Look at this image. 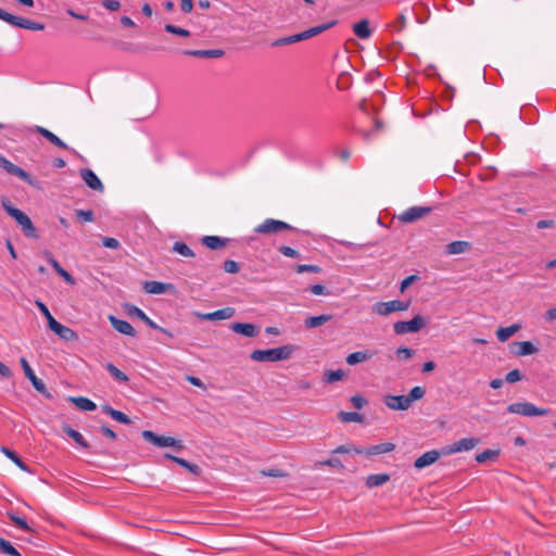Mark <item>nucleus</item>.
<instances>
[{
  "label": "nucleus",
  "instance_id": "nucleus-1",
  "mask_svg": "<svg viewBox=\"0 0 556 556\" xmlns=\"http://www.w3.org/2000/svg\"><path fill=\"white\" fill-rule=\"evenodd\" d=\"M294 345L287 344L279 348L268 349V350H254L250 357L255 362H280L286 361L291 357L294 352Z\"/></svg>",
  "mask_w": 556,
  "mask_h": 556
},
{
  "label": "nucleus",
  "instance_id": "nucleus-2",
  "mask_svg": "<svg viewBox=\"0 0 556 556\" xmlns=\"http://www.w3.org/2000/svg\"><path fill=\"white\" fill-rule=\"evenodd\" d=\"M282 231H298V229L286 222L274 218H267L254 228V232L261 235L279 233Z\"/></svg>",
  "mask_w": 556,
  "mask_h": 556
},
{
  "label": "nucleus",
  "instance_id": "nucleus-3",
  "mask_svg": "<svg viewBox=\"0 0 556 556\" xmlns=\"http://www.w3.org/2000/svg\"><path fill=\"white\" fill-rule=\"evenodd\" d=\"M0 20L7 22L12 26H16L29 30H43L45 25L41 23L33 22L24 17L15 16L0 8Z\"/></svg>",
  "mask_w": 556,
  "mask_h": 556
},
{
  "label": "nucleus",
  "instance_id": "nucleus-4",
  "mask_svg": "<svg viewBox=\"0 0 556 556\" xmlns=\"http://www.w3.org/2000/svg\"><path fill=\"white\" fill-rule=\"evenodd\" d=\"M507 410L511 414L522 415L527 417L545 416L549 414L548 408H540L529 402L513 403L507 407Z\"/></svg>",
  "mask_w": 556,
  "mask_h": 556
},
{
  "label": "nucleus",
  "instance_id": "nucleus-5",
  "mask_svg": "<svg viewBox=\"0 0 556 556\" xmlns=\"http://www.w3.org/2000/svg\"><path fill=\"white\" fill-rule=\"evenodd\" d=\"M426 319L416 315L410 320H400L394 323L393 330L396 334L415 333L426 326Z\"/></svg>",
  "mask_w": 556,
  "mask_h": 556
},
{
  "label": "nucleus",
  "instance_id": "nucleus-6",
  "mask_svg": "<svg viewBox=\"0 0 556 556\" xmlns=\"http://www.w3.org/2000/svg\"><path fill=\"white\" fill-rule=\"evenodd\" d=\"M11 217L15 219V222L21 227L24 236L31 239L38 238V232L36 227L34 226L31 219L28 217L27 214H25L23 211H13L11 213Z\"/></svg>",
  "mask_w": 556,
  "mask_h": 556
},
{
  "label": "nucleus",
  "instance_id": "nucleus-7",
  "mask_svg": "<svg viewBox=\"0 0 556 556\" xmlns=\"http://www.w3.org/2000/svg\"><path fill=\"white\" fill-rule=\"evenodd\" d=\"M142 437L148 442L159 446V447H167L173 446L177 448H181L182 444L180 440H176L172 437H164V435H157L151 430H144L142 431Z\"/></svg>",
  "mask_w": 556,
  "mask_h": 556
},
{
  "label": "nucleus",
  "instance_id": "nucleus-8",
  "mask_svg": "<svg viewBox=\"0 0 556 556\" xmlns=\"http://www.w3.org/2000/svg\"><path fill=\"white\" fill-rule=\"evenodd\" d=\"M432 211L430 206H412L397 215L402 223L409 224L424 218Z\"/></svg>",
  "mask_w": 556,
  "mask_h": 556
},
{
  "label": "nucleus",
  "instance_id": "nucleus-9",
  "mask_svg": "<svg viewBox=\"0 0 556 556\" xmlns=\"http://www.w3.org/2000/svg\"><path fill=\"white\" fill-rule=\"evenodd\" d=\"M0 167L8 174L18 177L21 180L28 185H34L31 176L20 166L13 164L7 157L0 154Z\"/></svg>",
  "mask_w": 556,
  "mask_h": 556
},
{
  "label": "nucleus",
  "instance_id": "nucleus-10",
  "mask_svg": "<svg viewBox=\"0 0 556 556\" xmlns=\"http://www.w3.org/2000/svg\"><path fill=\"white\" fill-rule=\"evenodd\" d=\"M337 24V21H331V22H328V23H325V24H320V25H317V26H314V27H311L304 31H301L299 34H294V35H291L292 37V42L295 43V42H299V41H302V40H307L312 37H315L328 29H330L332 26H334Z\"/></svg>",
  "mask_w": 556,
  "mask_h": 556
},
{
  "label": "nucleus",
  "instance_id": "nucleus-11",
  "mask_svg": "<svg viewBox=\"0 0 556 556\" xmlns=\"http://www.w3.org/2000/svg\"><path fill=\"white\" fill-rule=\"evenodd\" d=\"M20 363H21V366H22V368L24 370L25 376L31 382L33 387L38 392H40L41 394H43V395L49 397L50 394L48 393L47 388H46L43 381L41 379L37 378V376L35 375L34 370L31 369L30 365L28 364L27 359L22 357Z\"/></svg>",
  "mask_w": 556,
  "mask_h": 556
},
{
  "label": "nucleus",
  "instance_id": "nucleus-12",
  "mask_svg": "<svg viewBox=\"0 0 556 556\" xmlns=\"http://www.w3.org/2000/svg\"><path fill=\"white\" fill-rule=\"evenodd\" d=\"M383 404L392 410H406L410 407L406 395H384Z\"/></svg>",
  "mask_w": 556,
  "mask_h": 556
},
{
  "label": "nucleus",
  "instance_id": "nucleus-13",
  "mask_svg": "<svg viewBox=\"0 0 556 556\" xmlns=\"http://www.w3.org/2000/svg\"><path fill=\"white\" fill-rule=\"evenodd\" d=\"M394 448H395V444H393L391 442H384V443H379V444L369 446L367 448H362V447L361 448H354V452L356 454H364V455H367V456H375V455L390 453V452L394 451Z\"/></svg>",
  "mask_w": 556,
  "mask_h": 556
},
{
  "label": "nucleus",
  "instance_id": "nucleus-14",
  "mask_svg": "<svg viewBox=\"0 0 556 556\" xmlns=\"http://www.w3.org/2000/svg\"><path fill=\"white\" fill-rule=\"evenodd\" d=\"M128 314L138 317L140 320H142L150 328L155 329V330H160L163 333L167 334L169 338L173 337V334L167 329L160 327L141 308H139V307H137L135 305H130L129 308H128Z\"/></svg>",
  "mask_w": 556,
  "mask_h": 556
},
{
  "label": "nucleus",
  "instance_id": "nucleus-15",
  "mask_svg": "<svg viewBox=\"0 0 556 556\" xmlns=\"http://www.w3.org/2000/svg\"><path fill=\"white\" fill-rule=\"evenodd\" d=\"M478 444L475 438H463L445 448V454L458 453L472 450Z\"/></svg>",
  "mask_w": 556,
  "mask_h": 556
},
{
  "label": "nucleus",
  "instance_id": "nucleus-16",
  "mask_svg": "<svg viewBox=\"0 0 556 556\" xmlns=\"http://www.w3.org/2000/svg\"><path fill=\"white\" fill-rule=\"evenodd\" d=\"M80 177L86 182V185L92 190L102 192L104 190V186L99 177L94 174L93 170L89 168L80 169Z\"/></svg>",
  "mask_w": 556,
  "mask_h": 556
},
{
  "label": "nucleus",
  "instance_id": "nucleus-17",
  "mask_svg": "<svg viewBox=\"0 0 556 556\" xmlns=\"http://www.w3.org/2000/svg\"><path fill=\"white\" fill-rule=\"evenodd\" d=\"M233 313L235 309L232 307H225L212 313H198L197 316L203 320H224L232 317Z\"/></svg>",
  "mask_w": 556,
  "mask_h": 556
},
{
  "label": "nucleus",
  "instance_id": "nucleus-18",
  "mask_svg": "<svg viewBox=\"0 0 556 556\" xmlns=\"http://www.w3.org/2000/svg\"><path fill=\"white\" fill-rule=\"evenodd\" d=\"M51 330L64 341H76L78 339L76 331L60 324L59 321L51 324Z\"/></svg>",
  "mask_w": 556,
  "mask_h": 556
},
{
  "label": "nucleus",
  "instance_id": "nucleus-19",
  "mask_svg": "<svg viewBox=\"0 0 556 556\" xmlns=\"http://www.w3.org/2000/svg\"><path fill=\"white\" fill-rule=\"evenodd\" d=\"M143 291L150 294H163L167 292L168 290H172L174 286L172 283H165L161 281H146L143 283Z\"/></svg>",
  "mask_w": 556,
  "mask_h": 556
},
{
  "label": "nucleus",
  "instance_id": "nucleus-20",
  "mask_svg": "<svg viewBox=\"0 0 556 556\" xmlns=\"http://www.w3.org/2000/svg\"><path fill=\"white\" fill-rule=\"evenodd\" d=\"M109 320H110L112 327L119 333L130 336V337L136 336V331H135L134 327L127 320L119 319L113 315H111L109 317Z\"/></svg>",
  "mask_w": 556,
  "mask_h": 556
},
{
  "label": "nucleus",
  "instance_id": "nucleus-21",
  "mask_svg": "<svg viewBox=\"0 0 556 556\" xmlns=\"http://www.w3.org/2000/svg\"><path fill=\"white\" fill-rule=\"evenodd\" d=\"M439 457H440V453L438 451H435V450L428 451L415 460L414 466L417 469H422L425 467H428V466L434 464L439 459Z\"/></svg>",
  "mask_w": 556,
  "mask_h": 556
},
{
  "label": "nucleus",
  "instance_id": "nucleus-22",
  "mask_svg": "<svg viewBox=\"0 0 556 556\" xmlns=\"http://www.w3.org/2000/svg\"><path fill=\"white\" fill-rule=\"evenodd\" d=\"M230 328L233 332L248 338H253L258 333V328L255 325L248 323H235L230 326Z\"/></svg>",
  "mask_w": 556,
  "mask_h": 556
},
{
  "label": "nucleus",
  "instance_id": "nucleus-23",
  "mask_svg": "<svg viewBox=\"0 0 556 556\" xmlns=\"http://www.w3.org/2000/svg\"><path fill=\"white\" fill-rule=\"evenodd\" d=\"M372 312L379 316H388L397 312L396 300L388 302H377L372 305Z\"/></svg>",
  "mask_w": 556,
  "mask_h": 556
},
{
  "label": "nucleus",
  "instance_id": "nucleus-24",
  "mask_svg": "<svg viewBox=\"0 0 556 556\" xmlns=\"http://www.w3.org/2000/svg\"><path fill=\"white\" fill-rule=\"evenodd\" d=\"M35 131L37 134L41 135L43 138H46L50 143L54 144L55 147L63 149V150H68V146L63 140H61L56 135H54L52 131H50L41 126H36Z\"/></svg>",
  "mask_w": 556,
  "mask_h": 556
},
{
  "label": "nucleus",
  "instance_id": "nucleus-25",
  "mask_svg": "<svg viewBox=\"0 0 556 556\" xmlns=\"http://www.w3.org/2000/svg\"><path fill=\"white\" fill-rule=\"evenodd\" d=\"M538 349L530 341L514 342L511 344V352L518 356H526L534 354Z\"/></svg>",
  "mask_w": 556,
  "mask_h": 556
},
{
  "label": "nucleus",
  "instance_id": "nucleus-26",
  "mask_svg": "<svg viewBox=\"0 0 556 556\" xmlns=\"http://www.w3.org/2000/svg\"><path fill=\"white\" fill-rule=\"evenodd\" d=\"M228 241V238H222L218 236H204L201 238L202 244L211 250L223 249L227 245Z\"/></svg>",
  "mask_w": 556,
  "mask_h": 556
},
{
  "label": "nucleus",
  "instance_id": "nucleus-27",
  "mask_svg": "<svg viewBox=\"0 0 556 556\" xmlns=\"http://www.w3.org/2000/svg\"><path fill=\"white\" fill-rule=\"evenodd\" d=\"M46 257L48 263L54 268V270L70 285H74L75 280L73 276L66 271L60 263L53 257V255L50 252L46 253Z\"/></svg>",
  "mask_w": 556,
  "mask_h": 556
},
{
  "label": "nucleus",
  "instance_id": "nucleus-28",
  "mask_svg": "<svg viewBox=\"0 0 556 556\" xmlns=\"http://www.w3.org/2000/svg\"><path fill=\"white\" fill-rule=\"evenodd\" d=\"M186 55L198 56V58H212L217 59L225 54L222 49H210V50H186Z\"/></svg>",
  "mask_w": 556,
  "mask_h": 556
},
{
  "label": "nucleus",
  "instance_id": "nucleus-29",
  "mask_svg": "<svg viewBox=\"0 0 556 556\" xmlns=\"http://www.w3.org/2000/svg\"><path fill=\"white\" fill-rule=\"evenodd\" d=\"M374 356V352L369 350L353 352L348 355L346 363L351 366L369 361Z\"/></svg>",
  "mask_w": 556,
  "mask_h": 556
},
{
  "label": "nucleus",
  "instance_id": "nucleus-30",
  "mask_svg": "<svg viewBox=\"0 0 556 556\" xmlns=\"http://www.w3.org/2000/svg\"><path fill=\"white\" fill-rule=\"evenodd\" d=\"M63 432L66 433L71 439H73L79 446L83 448H89V443L84 439L80 432L70 427L67 424H63L62 426Z\"/></svg>",
  "mask_w": 556,
  "mask_h": 556
},
{
  "label": "nucleus",
  "instance_id": "nucleus-31",
  "mask_svg": "<svg viewBox=\"0 0 556 556\" xmlns=\"http://www.w3.org/2000/svg\"><path fill=\"white\" fill-rule=\"evenodd\" d=\"M353 31L361 39H368L372 34L369 28V21L365 18L353 25Z\"/></svg>",
  "mask_w": 556,
  "mask_h": 556
},
{
  "label": "nucleus",
  "instance_id": "nucleus-32",
  "mask_svg": "<svg viewBox=\"0 0 556 556\" xmlns=\"http://www.w3.org/2000/svg\"><path fill=\"white\" fill-rule=\"evenodd\" d=\"M166 457L170 458L181 467L186 468L189 472H191L193 476L199 477L202 472L201 468L197 464H192L185 458L172 456L169 454H166Z\"/></svg>",
  "mask_w": 556,
  "mask_h": 556
},
{
  "label": "nucleus",
  "instance_id": "nucleus-33",
  "mask_svg": "<svg viewBox=\"0 0 556 556\" xmlns=\"http://www.w3.org/2000/svg\"><path fill=\"white\" fill-rule=\"evenodd\" d=\"M102 410L106 415H109L111 418H113L114 420H116L121 424L129 425L131 422L130 418L126 414H124L121 410L114 409L110 405L102 406Z\"/></svg>",
  "mask_w": 556,
  "mask_h": 556
},
{
  "label": "nucleus",
  "instance_id": "nucleus-34",
  "mask_svg": "<svg viewBox=\"0 0 556 556\" xmlns=\"http://www.w3.org/2000/svg\"><path fill=\"white\" fill-rule=\"evenodd\" d=\"M470 243L467 241H453L445 247L446 254H460L468 251Z\"/></svg>",
  "mask_w": 556,
  "mask_h": 556
},
{
  "label": "nucleus",
  "instance_id": "nucleus-35",
  "mask_svg": "<svg viewBox=\"0 0 556 556\" xmlns=\"http://www.w3.org/2000/svg\"><path fill=\"white\" fill-rule=\"evenodd\" d=\"M332 316L331 315H326V314H323V315H319V316H311V317H307L305 320H304V325L306 328L311 329V328H317L319 326H323L325 325L326 323H328L329 320H331Z\"/></svg>",
  "mask_w": 556,
  "mask_h": 556
},
{
  "label": "nucleus",
  "instance_id": "nucleus-36",
  "mask_svg": "<svg viewBox=\"0 0 556 556\" xmlns=\"http://www.w3.org/2000/svg\"><path fill=\"white\" fill-rule=\"evenodd\" d=\"M390 480L388 473H374L366 478V485L368 488H376L387 483Z\"/></svg>",
  "mask_w": 556,
  "mask_h": 556
},
{
  "label": "nucleus",
  "instance_id": "nucleus-37",
  "mask_svg": "<svg viewBox=\"0 0 556 556\" xmlns=\"http://www.w3.org/2000/svg\"><path fill=\"white\" fill-rule=\"evenodd\" d=\"M519 329L520 326L517 324H513L508 327H502L496 331V337L501 342H505L510 337H513Z\"/></svg>",
  "mask_w": 556,
  "mask_h": 556
},
{
  "label": "nucleus",
  "instance_id": "nucleus-38",
  "mask_svg": "<svg viewBox=\"0 0 556 556\" xmlns=\"http://www.w3.org/2000/svg\"><path fill=\"white\" fill-rule=\"evenodd\" d=\"M70 401L76 405L81 410H94L97 408V405L91 400L84 397V396H77V397H70Z\"/></svg>",
  "mask_w": 556,
  "mask_h": 556
},
{
  "label": "nucleus",
  "instance_id": "nucleus-39",
  "mask_svg": "<svg viewBox=\"0 0 556 556\" xmlns=\"http://www.w3.org/2000/svg\"><path fill=\"white\" fill-rule=\"evenodd\" d=\"M1 452L8 458H10L17 467H20L22 470L29 471L27 465L17 456V454L15 452H13L12 450H10L7 446H2Z\"/></svg>",
  "mask_w": 556,
  "mask_h": 556
},
{
  "label": "nucleus",
  "instance_id": "nucleus-40",
  "mask_svg": "<svg viewBox=\"0 0 556 556\" xmlns=\"http://www.w3.org/2000/svg\"><path fill=\"white\" fill-rule=\"evenodd\" d=\"M106 370L109 374L118 382H127L129 380L128 376L124 374L122 370H119L115 365L112 363H108L105 365Z\"/></svg>",
  "mask_w": 556,
  "mask_h": 556
},
{
  "label": "nucleus",
  "instance_id": "nucleus-41",
  "mask_svg": "<svg viewBox=\"0 0 556 556\" xmlns=\"http://www.w3.org/2000/svg\"><path fill=\"white\" fill-rule=\"evenodd\" d=\"M338 418L342 422H362L363 416L356 412H340Z\"/></svg>",
  "mask_w": 556,
  "mask_h": 556
},
{
  "label": "nucleus",
  "instance_id": "nucleus-42",
  "mask_svg": "<svg viewBox=\"0 0 556 556\" xmlns=\"http://www.w3.org/2000/svg\"><path fill=\"white\" fill-rule=\"evenodd\" d=\"M173 251L185 256V257H193L194 252L184 242H175L173 245Z\"/></svg>",
  "mask_w": 556,
  "mask_h": 556
},
{
  "label": "nucleus",
  "instance_id": "nucleus-43",
  "mask_svg": "<svg viewBox=\"0 0 556 556\" xmlns=\"http://www.w3.org/2000/svg\"><path fill=\"white\" fill-rule=\"evenodd\" d=\"M8 517L17 528L24 531H33V529L28 526L26 520L18 517L14 511H8Z\"/></svg>",
  "mask_w": 556,
  "mask_h": 556
},
{
  "label": "nucleus",
  "instance_id": "nucleus-44",
  "mask_svg": "<svg viewBox=\"0 0 556 556\" xmlns=\"http://www.w3.org/2000/svg\"><path fill=\"white\" fill-rule=\"evenodd\" d=\"M0 551L9 556H22L21 553L7 540L0 538Z\"/></svg>",
  "mask_w": 556,
  "mask_h": 556
},
{
  "label": "nucleus",
  "instance_id": "nucleus-45",
  "mask_svg": "<svg viewBox=\"0 0 556 556\" xmlns=\"http://www.w3.org/2000/svg\"><path fill=\"white\" fill-rule=\"evenodd\" d=\"M344 376H345V374L342 369L328 370L324 375V380L327 383H333L336 381L341 380Z\"/></svg>",
  "mask_w": 556,
  "mask_h": 556
},
{
  "label": "nucleus",
  "instance_id": "nucleus-46",
  "mask_svg": "<svg viewBox=\"0 0 556 556\" xmlns=\"http://www.w3.org/2000/svg\"><path fill=\"white\" fill-rule=\"evenodd\" d=\"M35 304L38 307V309L41 312V314L46 317V319L48 321V327L51 329V324L52 323L55 324V323H58V320H55V318L51 315L49 308L47 307V305L43 302L37 300V301H35Z\"/></svg>",
  "mask_w": 556,
  "mask_h": 556
},
{
  "label": "nucleus",
  "instance_id": "nucleus-47",
  "mask_svg": "<svg viewBox=\"0 0 556 556\" xmlns=\"http://www.w3.org/2000/svg\"><path fill=\"white\" fill-rule=\"evenodd\" d=\"M406 24H407V20H406L405 14L401 13L397 16L396 21H394L393 23L388 25V28L393 30V31L400 33V31L405 29Z\"/></svg>",
  "mask_w": 556,
  "mask_h": 556
},
{
  "label": "nucleus",
  "instance_id": "nucleus-48",
  "mask_svg": "<svg viewBox=\"0 0 556 556\" xmlns=\"http://www.w3.org/2000/svg\"><path fill=\"white\" fill-rule=\"evenodd\" d=\"M426 394V390L422 387H414L406 397L409 400V405L412 406L413 402L421 400Z\"/></svg>",
  "mask_w": 556,
  "mask_h": 556
},
{
  "label": "nucleus",
  "instance_id": "nucleus-49",
  "mask_svg": "<svg viewBox=\"0 0 556 556\" xmlns=\"http://www.w3.org/2000/svg\"><path fill=\"white\" fill-rule=\"evenodd\" d=\"M294 270L298 274H303V273L319 274L321 271V268L318 265L301 264V265H296Z\"/></svg>",
  "mask_w": 556,
  "mask_h": 556
},
{
  "label": "nucleus",
  "instance_id": "nucleus-50",
  "mask_svg": "<svg viewBox=\"0 0 556 556\" xmlns=\"http://www.w3.org/2000/svg\"><path fill=\"white\" fill-rule=\"evenodd\" d=\"M164 29L167 33L173 34V35H178V36H181V37H189L190 36V31L188 29H185V28L172 25V24H166Z\"/></svg>",
  "mask_w": 556,
  "mask_h": 556
},
{
  "label": "nucleus",
  "instance_id": "nucleus-51",
  "mask_svg": "<svg viewBox=\"0 0 556 556\" xmlns=\"http://www.w3.org/2000/svg\"><path fill=\"white\" fill-rule=\"evenodd\" d=\"M382 128H383L382 122L380 119H376L374 129L372 130H362L361 135L364 138V140L369 141L372 138V136L377 131H380Z\"/></svg>",
  "mask_w": 556,
  "mask_h": 556
},
{
  "label": "nucleus",
  "instance_id": "nucleus-52",
  "mask_svg": "<svg viewBox=\"0 0 556 556\" xmlns=\"http://www.w3.org/2000/svg\"><path fill=\"white\" fill-rule=\"evenodd\" d=\"M260 473L264 477H274V478H285L288 476L287 472H285L283 470L278 469V468L264 469Z\"/></svg>",
  "mask_w": 556,
  "mask_h": 556
},
{
  "label": "nucleus",
  "instance_id": "nucleus-53",
  "mask_svg": "<svg viewBox=\"0 0 556 556\" xmlns=\"http://www.w3.org/2000/svg\"><path fill=\"white\" fill-rule=\"evenodd\" d=\"M414 353H415L414 350H412L409 348H406V346H400L395 351V354H396L397 358L402 359V361L409 359L410 357H413Z\"/></svg>",
  "mask_w": 556,
  "mask_h": 556
},
{
  "label": "nucleus",
  "instance_id": "nucleus-54",
  "mask_svg": "<svg viewBox=\"0 0 556 556\" xmlns=\"http://www.w3.org/2000/svg\"><path fill=\"white\" fill-rule=\"evenodd\" d=\"M278 251H279V253H281L282 255H285L287 257H291V258L300 257V253L295 249L288 247V245L278 247Z\"/></svg>",
  "mask_w": 556,
  "mask_h": 556
},
{
  "label": "nucleus",
  "instance_id": "nucleus-55",
  "mask_svg": "<svg viewBox=\"0 0 556 556\" xmlns=\"http://www.w3.org/2000/svg\"><path fill=\"white\" fill-rule=\"evenodd\" d=\"M223 268L226 273H229V274H237L240 270L239 264L233 260L225 261Z\"/></svg>",
  "mask_w": 556,
  "mask_h": 556
},
{
  "label": "nucleus",
  "instance_id": "nucleus-56",
  "mask_svg": "<svg viewBox=\"0 0 556 556\" xmlns=\"http://www.w3.org/2000/svg\"><path fill=\"white\" fill-rule=\"evenodd\" d=\"M76 216L81 220V222H87V223H90V222H93L94 219V216H93V212L91 210H77L76 211Z\"/></svg>",
  "mask_w": 556,
  "mask_h": 556
},
{
  "label": "nucleus",
  "instance_id": "nucleus-57",
  "mask_svg": "<svg viewBox=\"0 0 556 556\" xmlns=\"http://www.w3.org/2000/svg\"><path fill=\"white\" fill-rule=\"evenodd\" d=\"M316 466H328V467H333V468H338V469L343 468V464L339 458H330V459H327L324 462H319L316 464Z\"/></svg>",
  "mask_w": 556,
  "mask_h": 556
},
{
  "label": "nucleus",
  "instance_id": "nucleus-58",
  "mask_svg": "<svg viewBox=\"0 0 556 556\" xmlns=\"http://www.w3.org/2000/svg\"><path fill=\"white\" fill-rule=\"evenodd\" d=\"M522 379V375L518 369H513L509 372H507L505 380L509 383H514L517 381H520Z\"/></svg>",
  "mask_w": 556,
  "mask_h": 556
},
{
  "label": "nucleus",
  "instance_id": "nucleus-59",
  "mask_svg": "<svg viewBox=\"0 0 556 556\" xmlns=\"http://www.w3.org/2000/svg\"><path fill=\"white\" fill-rule=\"evenodd\" d=\"M351 403L356 409H362L367 404V401L361 395H353Z\"/></svg>",
  "mask_w": 556,
  "mask_h": 556
},
{
  "label": "nucleus",
  "instance_id": "nucleus-60",
  "mask_svg": "<svg viewBox=\"0 0 556 556\" xmlns=\"http://www.w3.org/2000/svg\"><path fill=\"white\" fill-rule=\"evenodd\" d=\"M101 4L110 11H117L121 8V3L117 0H103Z\"/></svg>",
  "mask_w": 556,
  "mask_h": 556
},
{
  "label": "nucleus",
  "instance_id": "nucleus-61",
  "mask_svg": "<svg viewBox=\"0 0 556 556\" xmlns=\"http://www.w3.org/2000/svg\"><path fill=\"white\" fill-rule=\"evenodd\" d=\"M354 448H357L356 446H353L351 444H342L336 447L332 453L333 454H346L350 452H354Z\"/></svg>",
  "mask_w": 556,
  "mask_h": 556
},
{
  "label": "nucleus",
  "instance_id": "nucleus-62",
  "mask_svg": "<svg viewBox=\"0 0 556 556\" xmlns=\"http://www.w3.org/2000/svg\"><path fill=\"white\" fill-rule=\"evenodd\" d=\"M417 279H418V276H416V275H410V276L406 277L405 279H403L401 282V286H400V291L404 292Z\"/></svg>",
  "mask_w": 556,
  "mask_h": 556
},
{
  "label": "nucleus",
  "instance_id": "nucleus-63",
  "mask_svg": "<svg viewBox=\"0 0 556 556\" xmlns=\"http://www.w3.org/2000/svg\"><path fill=\"white\" fill-rule=\"evenodd\" d=\"M102 243L109 249H117L119 247V241L112 237H104Z\"/></svg>",
  "mask_w": 556,
  "mask_h": 556
},
{
  "label": "nucleus",
  "instance_id": "nucleus-64",
  "mask_svg": "<svg viewBox=\"0 0 556 556\" xmlns=\"http://www.w3.org/2000/svg\"><path fill=\"white\" fill-rule=\"evenodd\" d=\"M555 226V222L553 219H543L539 220L536 227L539 229L553 228Z\"/></svg>",
  "mask_w": 556,
  "mask_h": 556
}]
</instances>
